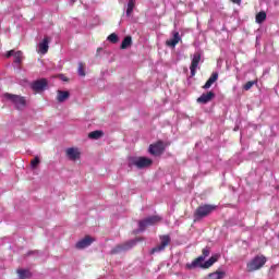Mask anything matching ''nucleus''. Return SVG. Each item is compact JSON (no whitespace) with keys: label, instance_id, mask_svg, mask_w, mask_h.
<instances>
[{"label":"nucleus","instance_id":"1","mask_svg":"<svg viewBox=\"0 0 279 279\" xmlns=\"http://www.w3.org/2000/svg\"><path fill=\"white\" fill-rule=\"evenodd\" d=\"M208 256H210V247L203 248V254L201 256L194 259L191 264H186L187 269H209V267H213L214 263H217V260L221 258V254L219 253L211 255V257L206 260Z\"/></svg>","mask_w":279,"mask_h":279},{"label":"nucleus","instance_id":"2","mask_svg":"<svg viewBox=\"0 0 279 279\" xmlns=\"http://www.w3.org/2000/svg\"><path fill=\"white\" fill-rule=\"evenodd\" d=\"M154 161L148 157H129L128 166L132 169V167H136V169H147V167H151Z\"/></svg>","mask_w":279,"mask_h":279},{"label":"nucleus","instance_id":"3","mask_svg":"<svg viewBox=\"0 0 279 279\" xmlns=\"http://www.w3.org/2000/svg\"><path fill=\"white\" fill-rule=\"evenodd\" d=\"M265 263H267V257H265V255H257L247 263L246 269L247 271H258V269L265 267Z\"/></svg>","mask_w":279,"mask_h":279},{"label":"nucleus","instance_id":"4","mask_svg":"<svg viewBox=\"0 0 279 279\" xmlns=\"http://www.w3.org/2000/svg\"><path fill=\"white\" fill-rule=\"evenodd\" d=\"M217 206L214 205H202L195 211L196 219H204V217H208L210 213H213Z\"/></svg>","mask_w":279,"mask_h":279},{"label":"nucleus","instance_id":"5","mask_svg":"<svg viewBox=\"0 0 279 279\" xmlns=\"http://www.w3.org/2000/svg\"><path fill=\"white\" fill-rule=\"evenodd\" d=\"M4 99H8L12 104H14V106L17 110H21V108H25V98L24 97L7 93V94H4Z\"/></svg>","mask_w":279,"mask_h":279},{"label":"nucleus","instance_id":"6","mask_svg":"<svg viewBox=\"0 0 279 279\" xmlns=\"http://www.w3.org/2000/svg\"><path fill=\"white\" fill-rule=\"evenodd\" d=\"M160 245L155 246L151 248L150 254H157L158 252H165L166 247L171 243V236L169 235H161L160 236Z\"/></svg>","mask_w":279,"mask_h":279},{"label":"nucleus","instance_id":"7","mask_svg":"<svg viewBox=\"0 0 279 279\" xmlns=\"http://www.w3.org/2000/svg\"><path fill=\"white\" fill-rule=\"evenodd\" d=\"M158 221H160V218L158 216H151L148 217L144 220H141L138 222L140 226V232H144V230L148 227V226H154V223H158Z\"/></svg>","mask_w":279,"mask_h":279},{"label":"nucleus","instance_id":"8","mask_svg":"<svg viewBox=\"0 0 279 279\" xmlns=\"http://www.w3.org/2000/svg\"><path fill=\"white\" fill-rule=\"evenodd\" d=\"M141 241V239H135L126 242L125 244L118 245L116 248L111 251V254H119V252H125L128 250H132L134 245H136V242Z\"/></svg>","mask_w":279,"mask_h":279},{"label":"nucleus","instance_id":"9","mask_svg":"<svg viewBox=\"0 0 279 279\" xmlns=\"http://www.w3.org/2000/svg\"><path fill=\"white\" fill-rule=\"evenodd\" d=\"M201 61H202V54L199 52L194 53L192 57L191 65H190L192 77H194L195 73H197V66H199Z\"/></svg>","mask_w":279,"mask_h":279},{"label":"nucleus","instance_id":"10","mask_svg":"<svg viewBox=\"0 0 279 279\" xmlns=\"http://www.w3.org/2000/svg\"><path fill=\"white\" fill-rule=\"evenodd\" d=\"M149 154L153 156H160L165 151V143L162 142H157L156 144H153L148 148Z\"/></svg>","mask_w":279,"mask_h":279},{"label":"nucleus","instance_id":"11","mask_svg":"<svg viewBox=\"0 0 279 279\" xmlns=\"http://www.w3.org/2000/svg\"><path fill=\"white\" fill-rule=\"evenodd\" d=\"M47 78H40L31 84V88L35 90V93H40V90H45L48 86Z\"/></svg>","mask_w":279,"mask_h":279},{"label":"nucleus","instance_id":"12","mask_svg":"<svg viewBox=\"0 0 279 279\" xmlns=\"http://www.w3.org/2000/svg\"><path fill=\"white\" fill-rule=\"evenodd\" d=\"M12 56L14 58L13 60L14 64H21V62H23V51L10 50L7 52V58H12Z\"/></svg>","mask_w":279,"mask_h":279},{"label":"nucleus","instance_id":"13","mask_svg":"<svg viewBox=\"0 0 279 279\" xmlns=\"http://www.w3.org/2000/svg\"><path fill=\"white\" fill-rule=\"evenodd\" d=\"M94 241H95V239L90 238L89 235H86L84 239L80 240L76 243V248L84 250L85 247L90 246Z\"/></svg>","mask_w":279,"mask_h":279},{"label":"nucleus","instance_id":"14","mask_svg":"<svg viewBox=\"0 0 279 279\" xmlns=\"http://www.w3.org/2000/svg\"><path fill=\"white\" fill-rule=\"evenodd\" d=\"M226 276H227L226 270H223V268H218L216 271L210 272L207 276V279H223L226 278Z\"/></svg>","mask_w":279,"mask_h":279},{"label":"nucleus","instance_id":"15","mask_svg":"<svg viewBox=\"0 0 279 279\" xmlns=\"http://www.w3.org/2000/svg\"><path fill=\"white\" fill-rule=\"evenodd\" d=\"M213 99H215V94L213 92H208L197 98V104H208L209 101H213Z\"/></svg>","mask_w":279,"mask_h":279},{"label":"nucleus","instance_id":"16","mask_svg":"<svg viewBox=\"0 0 279 279\" xmlns=\"http://www.w3.org/2000/svg\"><path fill=\"white\" fill-rule=\"evenodd\" d=\"M38 51L43 56L49 51V37H45L43 41L38 44Z\"/></svg>","mask_w":279,"mask_h":279},{"label":"nucleus","instance_id":"17","mask_svg":"<svg viewBox=\"0 0 279 279\" xmlns=\"http://www.w3.org/2000/svg\"><path fill=\"white\" fill-rule=\"evenodd\" d=\"M180 40H182V37H180V33L179 32H174L173 33V38L167 40L166 45H167V47L175 48V46L178 45V43H180Z\"/></svg>","mask_w":279,"mask_h":279},{"label":"nucleus","instance_id":"18","mask_svg":"<svg viewBox=\"0 0 279 279\" xmlns=\"http://www.w3.org/2000/svg\"><path fill=\"white\" fill-rule=\"evenodd\" d=\"M66 156L70 160H80V150L77 148H68Z\"/></svg>","mask_w":279,"mask_h":279},{"label":"nucleus","instance_id":"19","mask_svg":"<svg viewBox=\"0 0 279 279\" xmlns=\"http://www.w3.org/2000/svg\"><path fill=\"white\" fill-rule=\"evenodd\" d=\"M217 80H219V73L214 72L210 75V77L207 80L203 88H205V90H208V88H210V86H213V83L216 82Z\"/></svg>","mask_w":279,"mask_h":279},{"label":"nucleus","instance_id":"20","mask_svg":"<svg viewBox=\"0 0 279 279\" xmlns=\"http://www.w3.org/2000/svg\"><path fill=\"white\" fill-rule=\"evenodd\" d=\"M69 97H71V94L69 92L58 90L57 100L59 101V104H63V101H66Z\"/></svg>","mask_w":279,"mask_h":279},{"label":"nucleus","instance_id":"21","mask_svg":"<svg viewBox=\"0 0 279 279\" xmlns=\"http://www.w3.org/2000/svg\"><path fill=\"white\" fill-rule=\"evenodd\" d=\"M265 21H267V13L265 11H260L259 13L256 14L255 22L258 25H262V23H265Z\"/></svg>","mask_w":279,"mask_h":279},{"label":"nucleus","instance_id":"22","mask_svg":"<svg viewBox=\"0 0 279 279\" xmlns=\"http://www.w3.org/2000/svg\"><path fill=\"white\" fill-rule=\"evenodd\" d=\"M17 275L20 279H27L32 276V272H29V270L19 269Z\"/></svg>","mask_w":279,"mask_h":279},{"label":"nucleus","instance_id":"23","mask_svg":"<svg viewBox=\"0 0 279 279\" xmlns=\"http://www.w3.org/2000/svg\"><path fill=\"white\" fill-rule=\"evenodd\" d=\"M135 7H136V4H132V3L128 2V4H126V11H125V16H126L128 19H130V17L132 16Z\"/></svg>","mask_w":279,"mask_h":279},{"label":"nucleus","instance_id":"24","mask_svg":"<svg viewBox=\"0 0 279 279\" xmlns=\"http://www.w3.org/2000/svg\"><path fill=\"white\" fill-rule=\"evenodd\" d=\"M128 47H132V37H130V36H126L124 39H123V41H122V44H121V49H128Z\"/></svg>","mask_w":279,"mask_h":279},{"label":"nucleus","instance_id":"25","mask_svg":"<svg viewBox=\"0 0 279 279\" xmlns=\"http://www.w3.org/2000/svg\"><path fill=\"white\" fill-rule=\"evenodd\" d=\"M104 136V132L101 131H94L88 134L89 138H93L94 141H97L98 138H101Z\"/></svg>","mask_w":279,"mask_h":279},{"label":"nucleus","instance_id":"26","mask_svg":"<svg viewBox=\"0 0 279 279\" xmlns=\"http://www.w3.org/2000/svg\"><path fill=\"white\" fill-rule=\"evenodd\" d=\"M109 43H112L113 45H117L119 43V36L116 33H112L108 36Z\"/></svg>","mask_w":279,"mask_h":279},{"label":"nucleus","instance_id":"27","mask_svg":"<svg viewBox=\"0 0 279 279\" xmlns=\"http://www.w3.org/2000/svg\"><path fill=\"white\" fill-rule=\"evenodd\" d=\"M255 84H258L257 81H248L244 86L243 89L244 90H250L253 86H255Z\"/></svg>","mask_w":279,"mask_h":279},{"label":"nucleus","instance_id":"28","mask_svg":"<svg viewBox=\"0 0 279 279\" xmlns=\"http://www.w3.org/2000/svg\"><path fill=\"white\" fill-rule=\"evenodd\" d=\"M40 165V158L36 156L32 161H31V167L32 169H36Z\"/></svg>","mask_w":279,"mask_h":279},{"label":"nucleus","instance_id":"29","mask_svg":"<svg viewBox=\"0 0 279 279\" xmlns=\"http://www.w3.org/2000/svg\"><path fill=\"white\" fill-rule=\"evenodd\" d=\"M78 75H81V77H84V75H86V73H84V68H82V65H80L78 68Z\"/></svg>","mask_w":279,"mask_h":279},{"label":"nucleus","instance_id":"30","mask_svg":"<svg viewBox=\"0 0 279 279\" xmlns=\"http://www.w3.org/2000/svg\"><path fill=\"white\" fill-rule=\"evenodd\" d=\"M129 3L136 5V0H129Z\"/></svg>","mask_w":279,"mask_h":279},{"label":"nucleus","instance_id":"31","mask_svg":"<svg viewBox=\"0 0 279 279\" xmlns=\"http://www.w3.org/2000/svg\"><path fill=\"white\" fill-rule=\"evenodd\" d=\"M232 2L240 4V3H241V0H232Z\"/></svg>","mask_w":279,"mask_h":279},{"label":"nucleus","instance_id":"32","mask_svg":"<svg viewBox=\"0 0 279 279\" xmlns=\"http://www.w3.org/2000/svg\"><path fill=\"white\" fill-rule=\"evenodd\" d=\"M72 1H75V0H72Z\"/></svg>","mask_w":279,"mask_h":279}]
</instances>
